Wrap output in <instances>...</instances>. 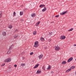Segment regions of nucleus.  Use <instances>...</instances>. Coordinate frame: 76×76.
<instances>
[{
    "mask_svg": "<svg viewBox=\"0 0 76 76\" xmlns=\"http://www.w3.org/2000/svg\"><path fill=\"white\" fill-rule=\"evenodd\" d=\"M20 20H22L21 19Z\"/></svg>",
    "mask_w": 76,
    "mask_h": 76,
    "instance_id": "obj_42",
    "label": "nucleus"
},
{
    "mask_svg": "<svg viewBox=\"0 0 76 76\" xmlns=\"http://www.w3.org/2000/svg\"><path fill=\"white\" fill-rule=\"evenodd\" d=\"M53 73H54V72L53 71H51V73H52V74H53Z\"/></svg>",
    "mask_w": 76,
    "mask_h": 76,
    "instance_id": "obj_38",
    "label": "nucleus"
},
{
    "mask_svg": "<svg viewBox=\"0 0 76 76\" xmlns=\"http://www.w3.org/2000/svg\"><path fill=\"white\" fill-rule=\"evenodd\" d=\"M56 18H58L59 17V15H57L55 16Z\"/></svg>",
    "mask_w": 76,
    "mask_h": 76,
    "instance_id": "obj_32",
    "label": "nucleus"
},
{
    "mask_svg": "<svg viewBox=\"0 0 76 76\" xmlns=\"http://www.w3.org/2000/svg\"><path fill=\"white\" fill-rule=\"evenodd\" d=\"M18 30L16 29V30H15V31H14V32H18Z\"/></svg>",
    "mask_w": 76,
    "mask_h": 76,
    "instance_id": "obj_31",
    "label": "nucleus"
},
{
    "mask_svg": "<svg viewBox=\"0 0 76 76\" xmlns=\"http://www.w3.org/2000/svg\"><path fill=\"white\" fill-rule=\"evenodd\" d=\"M56 48L55 49V50L58 51V50H60V47H58V45H57L56 46Z\"/></svg>",
    "mask_w": 76,
    "mask_h": 76,
    "instance_id": "obj_4",
    "label": "nucleus"
},
{
    "mask_svg": "<svg viewBox=\"0 0 76 76\" xmlns=\"http://www.w3.org/2000/svg\"><path fill=\"white\" fill-rule=\"evenodd\" d=\"M14 67H17V65H16V64H15V65H14Z\"/></svg>",
    "mask_w": 76,
    "mask_h": 76,
    "instance_id": "obj_36",
    "label": "nucleus"
},
{
    "mask_svg": "<svg viewBox=\"0 0 76 76\" xmlns=\"http://www.w3.org/2000/svg\"><path fill=\"white\" fill-rule=\"evenodd\" d=\"M73 60V58L72 57H71L67 61L68 63H69V62H70L72 61Z\"/></svg>",
    "mask_w": 76,
    "mask_h": 76,
    "instance_id": "obj_3",
    "label": "nucleus"
},
{
    "mask_svg": "<svg viewBox=\"0 0 76 76\" xmlns=\"http://www.w3.org/2000/svg\"><path fill=\"white\" fill-rule=\"evenodd\" d=\"M38 66H39V64H36L34 66V69H35L36 68H37V67H38Z\"/></svg>",
    "mask_w": 76,
    "mask_h": 76,
    "instance_id": "obj_12",
    "label": "nucleus"
},
{
    "mask_svg": "<svg viewBox=\"0 0 76 76\" xmlns=\"http://www.w3.org/2000/svg\"><path fill=\"white\" fill-rule=\"evenodd\" d=\"M4 62H8V61H7V59H6L5 60Z\"/></svg>",
    "mask_w": 76,
    "mask_h": 76,
    "instance_id": "obj_34",
    "label": "nucleus"
},
{
    "mask_svg": "<svg viewBox=\"0 0 76 76\" xmlns=\"http://www.w3.org/2000/svg\"><path fill=\"white\" fill-rule=\"evenodd\" d=\"M13 47H14V45H12L11 47H10L9 50L7 51V54H10V52H11V50L12 49H13Z\"/></svg>",
    "mask_w": 76,
    "mask_h": 76,
    "instance_id": "obj_1",
    "label": "nucleus"
},
{
    "mask_svg": "<svg viewBox=\"0 0 76 76\" xmlns=\"http://www.w3.org/2000/svg\"><path fill=\"white\" fill-rule=\"evenodd\" d=\"M37 34V31H34L33 32V35H35L36 34Z\"/></svg>",
    "mask_w": 76,
    "mask_h": 76,
    "instance_id": "obj_22",
    "label": "nucleus"
},
{
    "mask_svg": "<svg viewBox=\"0 0 76 76\" xmlns=\"http://www.w3.org/2000/svg\"><path fill=\"white\" fill-rule=\"evenodd\" d=\"M18 35L16 34L14 36V38H17V37H18Z\"/></svg>",
    "mask_w": 76,
    "mask_h": 76,
    "instance_id": "obj_25",
    "label": "nucleus"
},
{
    "mask_svg": "<svg viewBox=\"0 0 76 76\" xmlns=\"http://www.w3.org/2000/svg\"><path fill=\"white\" fill-rule=\"evenodd\" d=\"M36 16V14L35 13H34L32 15H31V16H32V17H35V16Z\"/></svg>",
    "mask_w": 76,
    "mask_h": 76,
    "instance_id": "obj_13",
    "label": "nucleus"
},
{
    "mask_svg": "<svg viewBox=\"0 0 76 76\" xmlns=\"http://www.w3.org/2000/svg\"><path fill=\"white\" fill-rule=\"evenodd\" d=\"M2 34L3 36H5L6 35V32L5 31H3L2 32Z\"/></svg>",
    "mask_w": 76,
    "mask_h": 76,
    "instance_id": "obj_9",
    "label": "nucleus"
},
{
    "mask_svg": "<svg viewBox=\"0 0 76 76\" xmlns=\"http://www.w3.org/2000/svg\"><path fill=\"white\" fill-rule=\"evenodd\" d=\"M11 61V59H10V58H8L7 59V61L8 62H10V61Z\"/></svg>",
    "mask_w": 76,
    "mask_h": 76,
    "instance_id": "obj_20",
    "label": "nucleus"
},
{
    "mask_svg": "<svg viewBox=\"0 0 76 76\" xmlns=\"http://www.w3.org/2000/svg\"><path fill=\"white\" fill-rule=\"evenodd\" d=\"M67 13V11H66L65 12H61V15H65V14H66Z\"/></svg>",
    "mask_w": 76,
    "mask_h": 76,
    "instance_id": "obj_8",
    "label": "nucleus"
},
{
    "mask_svg": "<svg viewBox=\"0 0 76 76\" xmlns=\"http://www.w3.org/2000/svg\"><path fill=\"white\" fill-rule=\"evenodd\" d=\"M75 67V66H72L71 67V69H74Z\"/></svg>",
    "mask_w": 76,
    "mask_h": 76,
    "instance_id": "obj_23",
    "label": "nucleus"
},
{
    "mask_svg": "<svg viewBox=\"0 0 76 76\" xmlns=\"http://www.w3.org/2000/svg\"><path fill=\"white\" fill-rule=\"evenodd\" d=\"M34 54V53L33 52H31L30 53V55H32Z\"/></svg>",
    "mask_w": 76,
    "mask_h": 76,
    "instance_id": "obj_33",
    "label": "nucleus"
},
{
    "mask_svg": "<svg viewBox=\"0 0 76 76\" xmlns=\"http://www.w3.org/2000/svg\"><path fill=\"white\" fill-rule=\"evenodd\" d=\"M20 16H22V15H23V12L22 11L20 12Z\"/></svg>",
    "mask_w": 76,
    "mask_h": 76,
    "instance_id": "obj_16",
    "label": "nucleus"
},
{
    "mask_svg": "<svg viewBox=\"0 0 76 76\" xmlns=\"http://www.w3.org/2000/svg\"><path fill=\"white\" fill-rule=\"evenodd\" d=\"M51 35H53V32H51L50 33H49V36H51Z\"/></svg>",
    "mask_w": 76,
    "mask_h": 76,
    "instance_id": "obj_27",
    "label": "nucleus"
},
{
    "mask_svg": "<svg viewBox=\"0 0 76 76\" xmlns=\"http://www.w3.org/2000/svg\"><path fill=\"white\" fill-rule=\"evenodd\" d=\"M38 57L39 60L42 59V58L43 57V55H41L39 56Z\"/></svg>",
    "mask_w": 76,
    "mask_h": 76,
    "instance_id": "obj_6",
    "label": "nucleus"
},
{
    "mask_svg": "<svg viewBox=\"0 0 76 76\" xmlns=\"http://www.w3.org/2000/svg\"><path fill=\"white\" fill-rule=\"evenodd\" d=\"M66 63V62L65 61H64L62 62L61 64H65Z\"/></svg>",
    "mask_w": 76,
    "mask_h": 76,
    "instance_id": "obj_17",
    "label": "nucleus"
},
{
    "mask_svg": "<svg viewBox=\"0 0 76 76\" xmlns=\"http://www.w3.org/2000/svg\"><path fill=\"white\" fill-rule=\"evenodd\" d=\"M73 30V28H71L69 30H68V32H70V31H72Z\"/></svg>",
    "mask_w": 76,
    "mask_h": 76,
    "instance_id": "obj_18",
    "label": "nucleus"
},
{
    "mask_svg": "<svg viewBox=\"0 0 76 76\" xmlns=\"http://www.w3.org/2000/svg\"><path fill=\"white\" fill-rule=\"evenodd\" d=\"M42 68L44 70H45V66H43Z\"/></svg>",
    "mask_w": 76,
    "mask_h": 76,
    "instance_id": "obj_30",
    "label": "nucleus"
},
{
    "mask_svg": "<svg viewBox=\"0 0 76 76\" xmlns=\"http://www.w3.org/2000/svg\"><path fill=\"white\" fill-rule=\"evenodd\" d=\"M45 6V5L42 4L40 5V6H39V7L40 8H42V7H44Z\"/></svg>",
    "mask_w": 76,
    "mask_h": 76,
    "instance_id": "obj_7",
    "label": "nucleus"
},
{
    "mask_svg": "<svg viewBox=\"0 0 76 76\" xmlns=\"http://www.w3.org/2000/svg\"><path fill=\"white\" fill-rule=\"evenodd\" d=\"M38 41H36L34 43V47H38Z\"/></svg>",
    "mask_w": 76,
    "mask_h": 76,
    "instance_id": "obj_2",
    "label": "nucleus"
},
{
    "mask_svg": "<svg viewBox=\"0 0 76 76\" xmlns=\"http://www.w3.org/2000/svg\"><path fill=\"white\" fill-rule=\"evenodd\" d=\"M47 10V8L46 7H44V9L42 10V12H45Z\"/></svg>",
    "mask_w": 76,
    "mask_h": 76,
    "instance_id": "obj_10",
    "label": "nucleus"
},
{
    "mask_svg": "<svg viewBox=\"0 0 76 76\" xmlns=\"http://www.w3.org/2000/svg\"><path fill=\"white\" fill-rule=\"evenodd\" d=\"M39 23H40V21L38 22L36 24V26H38L39 24Z\"/></svg>",
    "mask_w": 76,
    "mask_h": 76,
    "instance_id": "obj_28",
    "label": "nucleus"
},
{
    "mask_svg": "<svg viewBox=\"0 0 76 76\" xmlns=\"http://www.w3.org/2000/svg\"><path fill=\"white\" fill-rule=\"evenodd\" d=\"M41 73V71L38 70L37 71V72H36V73L37 74H39Z\"/></svg>",
    "mask_w": 76,
    "mask_h": 76,
    "instance_id": "obj_11",
    "label": "nucleus"
},
{
    "mask_svg": "<svg viewBox=\"0 0 76 76\" xmlns=\"http://www.w3.org/2000/svg\"><path fill=\"white\" fill-rule=\"evenodd\" d=\"M1 17H2V13L1 12V13L0 14V18H1Z\"/></svg>",
    "mask_w": 76,
    "mask_h": 76,
    "instance_id": "obj_29",
    "label": "nucleus"
},
{
    "mask_svg": "<svg viewBox=\"0 0 76 76\" xmlns=\"http://www.w3.org/2000/svg\"><path fill=\"white\" fill-rule=\"evenodd\" d=\"M5 65V64H2L1 66H4Z\"/></svg>",
    "mask_w": 76,
    "mask_h": 76,
    "instance_id": "obj_35",
    "label": "nucleus"
},
{
    "mask_svg": "<svg viewBox=\"0 0 76 76\" xmlns=\"http://www.w3.org/2000/svg\"><path fill=\"white\" fill-rule=\"evenodd\" d=\"M20 66L22 67H23V66H25V64H20Z\"/></svg>",
    "mask_w": 76,
    "mask_h": 76,
    "instance_id": "obj_15",
    "label": "nucleus"
},
{
    "mask_svg": "<svg viewBox=\"0 0 76 76\" xmlns=\"http://www.w3.org/2000/svg\"><path fill=\"white\" fill-rule=\"evenodd\" d=\"M48 42H50V41H51V39H48Z\"/></svg>",
    "mask_w": 76,
    "mask_h": 76,
    "instance_id": "obj_37",
    "label": "nucleus"
},
{
    "mask_svg": "<svg viewBox=\"0 0 76 76\" xmlns=\"http://www.w3.org/2000/svg\"><path fill=\"white\" fill-rule=\"evenodd\" d=\"M15 16H16V12H13V17H15Z\"/></svg>",
    "mask_w": 76,
    "mask_h": 76,
    "instance_id": "obj_21",
    "label": "nucleus"
},
{
    "mask_svg": "<svg viewBox=\"0 0 76 76\" xmlns=\"http://www.w3.org/2000/svg\"><path fill=\"white\" fill-rule=\"evenodd\" d=\"M21 7H22V6H23V5H21Z\"/></svg>",
    "mask_w": 76,
    "mask_h": 76,
    "instance_id": "obj_40",
    "label": "nucleus"
},
{
    "mask_svg": "<svg viewBox=\"0 0 76 76\" xmlns=\"http://www.w3.org/2000/svg\"><path fill=\"white\" fill-rule=\"evenodd\" d=\"M74 47H75V46H76V44H74Z\"/></svg>",
    "mask_w": 76,
    "mask_h": 76,
    "instance_id": "obj_39",
    "label": "nucleus"
},
{
    "mask_svg": "<svg viewBox=\"0 0 76 76\" xmlns=\"http://www.w3.org/2000/svg\"><path fill=\"white\" fill-rule=\"evenodd\" d=\"M9 28L10 29H12V25H10L8 26Z\"/></svg>",
    "mask_w": 76,
    "mask_h": 76,
    "instance_id": "obj_24",
    "label": "nucleus"
},
{
    "mask_svg": "<svg viewBox=\"0 0 76 76\" xmlns=\"http://www.w3.org/2000/svg\"><path fill=\"white\" fill-rule=\"evenodd\" d=\"M66 72H67V70H66Z\"/></svg>",
    "mask_w": 76,
    "mask_h": 76,
    "instance_id": "obj_41",
    "label": "nucleus"
},
{
    "mask_svg": "<svg viewBox=\"0 0 76 76\" xmlns=\"http://www.w3.org/2000/svg\"><path fill=\"white\" fill-rule=\"evenodd\" d=\"M51 66L50 65H49L47 69H48V70H50V68H51Z\"/></svg>",
    "mask_w": 76,
    "mask_h": 76,
    "instance_id": "obj_19",
    "label": "nucleus"
},
{
    "mask_svg": "<svg viewBox=\"0 0 76 76\" xmlns=\"http://www.w3.org/2000/svg\"><path fill=\"white\" fill-rule=\"evenodd\" d=\"M40 40L42 41H44V38L43 37H41L40 38Z\"/></svg>",
    "mask_w": 76,
    "mask_h": 76,
    "instance_id": "obj_14",
    "label": "nucleus"
},
{
    "mask_svg": "<svg viewBox=\"0 0 76 76\" xmlns=\"http://www.w3.org/2000/svg\"><path fill=\"white\" fill-rule=\"evenodd\" d=\"M66 38V36H61L60 38V39H65Z\"/></svg>",
    "mask_w": 76,
    "mask_h": 76,
    "instance_id": "obj_5",
    "label": "nucleus"
},
{
    "mask_svg": "<svg viewBox=\"0 0 76 76\" xmlns=\"http://www.w3.org/2000/svg\"><path fill=\"white\" fill-rule=\"evenodd\" d=\"M71 70V68L69 69H68L67 70V72H70Z\"/></svg>",
    "mask_w": 76,
    "mask_h": 76,
    "instance_id": "obj_26",
    "label": "nucleus"
}]
</instances>
